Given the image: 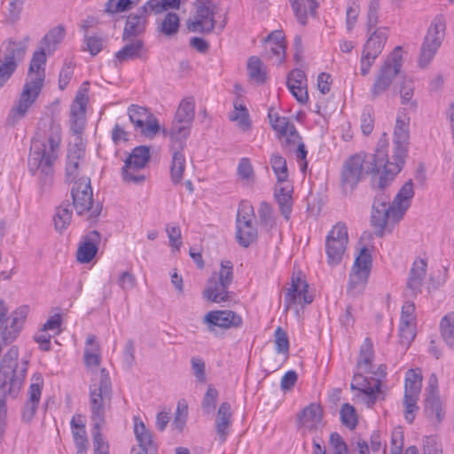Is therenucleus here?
Instances as JSON below:
<instances>
[{"mask_svg":"<svg viewBox=\"0 0 454 454\" xmlns=\"http://www.w3.org/2000/svg\"><path fill=\"white\" fill-rule=\"evenodd\" d=\"M66 31L63 26H57L50 30L43 38L44 47L33 53L27 74V79L24 84L17 106L12 108L13 118L21 119L25 116L28 108L38 98L45 78L46 52L52 53L57 44L64 39Z\"/></svg>","mask_w":454,"mask_h":454,"instance_id":"nucleus-1","label":"nucleus"},{"mask_svg":"<svg viewBox=\"0 0 454 454\" xmlns=\"http://www.w3.org/2000/svg\"><path fill=\"white\" fill-rule=\"evenodd\" d=\"M386 134L379 141L380 147L374 153H359L348 158L342 167L341 184L347 190L352 191L357 184L369 174H380L384 171L387 162Z\"/></svg>","mask_w":454,"mask_h":454,"instance_id":"nucleus-2","label":"nucleus"},{"mask_svg":"<svg viewBox=\"0 0 454 454\" xmlns=\"http://www.w3.org/2000/svg\"><path fill=\"white\" fill-rule=\"evenodd\" d=\"M409 117L398 114L393 135L392 160H389L387 157V164L384 166V171L378 181V186L380 190L394 180L404 164L409 144Z\"/></svg>","mask_w":454,"mask_h":454,"instance_id":"nucleus-3","label":"nucleus"},{"mask_svg":"<svg viewBox=\"0 0 454 454\" xmlns=\"http://www.w3.org/2000/svg\"><path fill=\"white\" fill-rule=\"evenodd\" d=\"M113 388L106 369L100 371L98 383L90 386V411L92 429H102L112 409Z\"/></svg>","mask_w":454,"mask_h":454,"instance_id":"nucleus-4","label":"nucleus"},{"mask_svg":"<svg viewBox=\"0 0 454 454\" xmlns=\"http://www.w3.org/2000/svg\"><path fill=\"white\" fill-rule=\"evenodd\" d=\"M19 348L12 346L0 363V387L4 393L17 394L27 372V361L18 362Z\"/></svg>","mask_w":454,"mask_h":454,"instance_id":"nucleus-5","label":"nucleus"},{"mask_svg":"<svg viewBox=\"0 0 454 454\" xmlns=\"http://www.w3.org/2000/svg\"><path fill=\"white\" fill-rule=\"evenodd\" d=\"M403 66L402 47L396 46L378 70L370 90L371 100L386 93Z\"/></svg>","mask_w":454,"mask_h":454,"instance_id":"nucleus-6","label":"nucleus"},{"mask_svg":"<svg viewBox=\"0 0 454 454\" xmlns=\"http://www.w3.org/2000/svg\"><path fill=\"white\" fill-rule=\"evenodd\" d=\"M25 41L4 40L0 47V88L15 73L19 65L24 60L27 45Z\"/></svg>","mask_w":454,"mask_h":454,"instance_id":"nucleus-7","label":"nucleus"},{"mask_svg":"<svg viewBox=\"0 0 454 454\" xmlns=\"http://www.w3.org/2000/svg\"><path fill=\"white\" fill-rule=\"evenodd\" d=\"M389 200V196L380 191L372 203L371 224L378 237L384 235L388 221L397 223L403 216V209L395 208Z\"/></svg>","mask_w":454,"mask_h":454,"instance_id":"nucleus-8","label":"nucleus"},{"mask_svg":"<svg viewBox=\"0 0 454 454\" xmlns=\"http://www.w3.org/2000/svg\"><path fill=\"white\" fill-rule=\"evenodd\" d=\"M372 265V253L364 246L360 248L349 273L347 286L348 295L356 297L364 293L371 273Z\"/></svg>","mask_w":454,"mask_h":454,"instance_id":"nucleus-9","label":"nucleus"},{"mask_svg":"<svg viewBox=\"0 0 454 454\" xmlns=\"http://www.w3.org/2000/svg\"><path fill=\"white\" fill-rule=\"evenodd\" d=\"M423 376L420 369H409L405 372L404 395L403 400V416L409 424H412L419 411L418 402L422 388Z\"/></svg>","mask_w":454,"mask_h":454,"instance_id":"nucleus-10","label":"nucleus"},{"mask_svg":"<svg viewBox=\"0 0 454 454\" xmlns=\"http://www.w3.org/2000/svg\"><path fill=\"white\" fill-rule=\"evenodd\" d=\"M446 31V20L439 14L432 20L420 48L419 65L422 67L427 66L434 59L441 47Z\"/></svg>","mask_w":454,"mask_h":454,"instance_id":"nucleus-11","label":"nucleus"},{"mask_svg":"<svg viewBox=\"0 0 454 454\" xmlns=\"http://www.w3.org/2000/svg\"><path fill=\"white\" fill-rule=\"evenodd\" d=\"M368 38L364 44L360 59V74L366 76L374 64L376 59L382 52L387 41L389 33L386 27H374L367 30Z\"/></svg>","mask_w":454,"mask_h":454,"instance_id":"nucleus-12","label":"nucleus"},{"mask_svg":"<svg viewBox=\"0 0 454 454\" xmlns=\"http://www.w3.org/2000/svg\"><path fill=\"white\" fill-rule=\"evenodd\" d=\"M60 145L32 141L28 158L29 171L35 175L41 169L45 175L52 172V166L59 158Z\"/></svg>","mask_w":454,"mask_h":454,"instance_id":"nucleus-13","label":"nucleus"},{"mask_svg":"<svg viewBox=\"0 0 454 454\" xmlns=\"http://www.w3.org/2000/svg\"><path fill=\"white\" fill-rule=\"evenodd\" d=\"M73 205L77 215L90 213V217L99 215L102 207L99 204L93 205V194L89 177H82L74 181L71 190Z\"/></svg>","mask_w":454,"mask_h":454,"instance_id":"nucleus-14","label":"nucleus"},{"mask_svg":"<svg viewBox=\"0 0 454 454\" xmlns=\"http://www.w3.org/2000/svg\"><path fill=\"white\" fill-rule=\"evenodd\" d=\"M193 5L195 15L186 21L187 29L193 33H211L215 24V6L208 0H194Z\"/></svg>","mask_w":454,"mask_h":454,"instance_id":"nucleus-15","label":"nucleus"},{"mask_svg":"<svg viewBox=\"0 0 454 454\" xmlns=\"http://www.w3.org/2000/svg\"><path fill=\"white\" fill-rule=\"evenodd\" d=\"M348 241L347 227L343 223L335 224L325 239L327 263L334 267L340 263Z\"/></svg>","mask_w":454,"mask_h":454,"instance_id":"nucleus-16","label":"nucleus"},{"mask_svg":"<svg viewBox=\"0 0 454 454\" xmlns=\"http://www.w3.org/2000/svg\"><path fill=\"white\" fill-rule=\"evenodd\" d=\"M28 308L24 306L16 309L12 314V322L8 325V309L3 301L0 300V340L4 345L12 342L18 336L25 320Z\"/></svg>","mask_w":454,"mask_h":454,"instance_id":"nucleus-17","label":"nucleus"},{"mask_svg":"<svg viewBox=\"0 0 454 454\" xmlns=\"http://www.w3.org/2000/svg\"><path fill=\"white\" fill-rule=\"evenodd\" d=\"M351 389L359 391L362 400L368 408H372L380 395L384 399V392L380 388V380L366 377L362 372L355 373L351 382Z\"/></svg>","mask_w":454,"mask_h":454,"instance_id":"nucleus-18","label":"nucleus"},{"mask_svg":"<svg viewBox=\"0 0 454 454\" xmlns=\"http://www.w3.org/2000/svg\"><path fill=\"white\" fill-rule=\"evenodd\" d=\"M247 211L241 214L238 212L236 220V239L238 243L247 248L257 239V229L253 224L252 206L244 207Z\"/></svg>","mask_w":454,"mask_h":454,"instance_id":"nucleus-19","label":"nucleus"},{"mask_svg":"<svg viewBox=\"0 0 454 454\" xmlns=\"http://www.w3.org/2000/svg\"><path fill=\"white\" fill-rule=\"evenodd\" d=\"M269 119L284 147H293L301 139L295 126L287 117L269 113Z\"/></svg>","mask_w":454,"mask_h":454,"instance_id":"nucleus-20","label":"nucleus"},{"mask_svg":"<svg viewBox=\"0 0 454 454\" xmlns=\"http://www.w3.org/2000/svg\"><path fill=\"white\" fill-rule=\"evenodd\" d=\"M88 82L82 83L71 105L70 129L74 134H81L85 125L86 106L88 98Z\"/></svg>","mask_w":454,"mask_h":454,"instance_id":"nucleus-21","label":"nucleus"},{"mask_svg":"<svg viewBox=\"0 0 454 454\" xmlns=\"http://www.w3.org/2000/svg\"><path fill=\"white\" fill-rule=\"evenodd\" d=\"M130 121L141 133L146 137H153L160 130L156 118L145 107L131 105L128 109Z\"/></svg>","mask_w":454,"mask_h":454,"instance_id":"nucleus-22","label":"nucleus"},{"mask_svg":"<svg viewBox=\"0 0 454 454\" xmlns=\"http://www.w3.org/2000/svg\"><path fill=\"white\" fill-rule=\"evenodd\" d=\"M33 141L60 145L62 141V128L60 123L52 116L42 118L38 121L37 131Z\"/></svg>","mask_w":454,"mask_h":454,"instance_id":"nucleus-23","label":"nucleus"},{"mask_svg":"<svg viewBox=\"0 0 454 454\" xmlns=\"http://www.w3.org/2000/svg\"><path fill=\"white\" fill-rule=\"evenodd\" d=\"M203 323L207 325L209 331H214L215 327L223 329L240 327L243 320L232 310H212L205 315Z\"/></svg>","mask_w":454,"mask_h":454,"instance_id":"nucleus-24","label":"nucleus"},{"mask_svg":"<svg viewBox=\"0 0 454 454\" xmlns=\"http://www.w3.org/2000/svg\"><path fill=\"white\" fill-rule=\"evenodd\" d=\"M309 286L305 280L300 278H292V283L287 288L284 297L285 311L290 309L295 304H309L313 301V297L308 293Z\"/></svg>","mask_w":454,"mask_h":454,"instance_id":"nucleus-25","label":"nucleus"},{"mask_svg":"<svg viewBox=\"0 0 454 454\" xmlns=\"http://www.w3.org/2000/svg\"><path fill=\"white\" fill-rule=\"evenodd\" d=\"M425 395V412L427 416L435 417L440 421L442 418V403L438 392V379L434 373L428 378Z\"/></svg>","mask_w":454,"mask_h":454,"instance_id":"nucleus-26","label":"nucleus"},{"mask_svg":"<svg viewBox=\"0 0 454 454\" xmlns=\"http://www.w3.org/2000/svg\"><path fill=\"white\" fill-rule=\"evenodd\" d=\"M192 126L172 121L168 128H163L162 133L169 138L170 150L184 149L191 134Z\"/></svg>","mask_w":454,"mask_h":454,"instance_id":"nucleus-27","label":"nucleus"},{"mask_svg":"<svg viewBox=\"0 0 454 454\" xmlns=\"http://www.w3.org/2000/svg\"><path fill=\"white\" fill-rule=\"evenodd\" d=\"M147 24L148 18L144 13H141L140 9H137L136 12L130 13L125 22L122 40L128 41L143 35L145 32Z\"/></svg>","mask_w":454,"mask_h":454,"instance_id":"nucleus-28","label":"nucleus"},{"mask_svg":"<svg viewBox=\"0 0 454 454\" xmlns=\"http://www.w3.org/2000/svg\"><path fill=\"white\" fill-rule=\"evenodd\" d=\"M99 240L100 235L97 231L89 232L78 247L76 252L77 261L82 263L90 262L98 252Z\"/></svg>","mask_w":454,"mask_h":454,"instance_id":"nucleus-29","label":"nucleus"},{"mask_svg":"<svg viewBox=\"0 0 454 454\" xmlns=\"http://www.w3.org/2000/svg\"><path fill=\"white\" fill-rule=\"evenodd\" d=\"M427 262L424 259H416L410 270L407 279V290L412 296H417L421 293L423 281L427 274Z\"/></svg>","mask_w":454,"mask_h":454,"instance_id":"nucleus-30","label":"nucleus"},{"mask_svg":"<svg viewBox=\"0 0 454 454\" xmlns=\"http://www.w3.org/2000/svg\"><path fill=\"white\" fill-rule=\"evenodd\" d=\"M85 148L80 144L70 145L67 149L66 162V179L67 182L76 181L80 160L84 158Z\"/></svg>","mask_w":454,"mask_h":454,"instance_id":"nucleus-31","label":"nucleus"},{"mask_svg":"<svg viewBox=\"0 0 454 454\" xmlns=\"http://www.w3.org/2000/svg\"><path fill=\"white\" fill-rule=\"evenodd\" d=\"M146 55L144 41L139 38H133L126 43L115 55V60L123 63L129 59H143Z\"/></svg>","mask_w":454,"mask_h":454,"instance_id":"nucleus-32","label":"nucleus"},{"mask_svg":"<svg viewBox=\"0 0 454 454\" xmlns=\"http://www.w3.org/2000/svg\"><path fill=\"white\" fill-rule=\"evenodd\" d=\"M229 286L215 277L208 279L207 287L203 292V297L212 302L220 303L230 299Z\"/></svg>","mask_w":454,"mask_h":454,"instance_id":"nucleus-33","label":"nucleus"},{"mask_svg":"<svg viewBox=\"0 0 454 454\" xmlns=\"http://www.w3.org/2000/svg\"><path fill=\"white\" fill-rule=\"evenodd\" d=\"M231 419V404L227 402H223L218 408L215 419V430L221 442H225L227 438Z\"/></svg>","mask_w":454,"mask_h":454,"instance_id":"nucleus-34","label":"nucleus"},{"mask_svg":"<svg viewBox=\"0 0 454 454\" xmlns=\"http://www.w3.org/2000/svg\"><path fill=\"white\" fill-rule=\"evenodd\" d=\"M134 434L138 442V446L136 448H143L148 451H156V445L153 443L152 433L137 417L134 418Z\"/></svg>","mask_w":454,"mask_h":454,"instance_id":"nucleus-35","label":"nucleus"},{"mask_svg":"<svg viewBox=\"0 0 454 454\" xmlns=\"http://www.w3.org/2000/svg\"><path fill=\"white\" fill-rule=\"evenodd\" d=\"M293 188L289 185L275 189V198L286 220H289L293 208Z\"/></svg>","mask_w":454,"mask_h":454,"instance_id":"nucleus-36","label":"nucleus"},{"mask_svg":"<svg viewBox=\"0 0 454 454\" xmlns=\"http://www.w3.org/2000/svg\"><path fill=\"white\" fill-rule=\"evenodd\" d=\"M172 160L170 165V178L174 184H177L183 179L186 167V159L183 153L184 149L170 150Z\"/></svg>","mask_w":454,"mask_h":454,"instance_id":"nucleus-37","label":"nucleus"},{"mask_svg":"<svg viewBox=\"0 0 454 454\" xmlns=\"http://www.w3.org/2000/svg\"><path fill=\"white\" fill-rule=\"evenodd\" d=\"M195 116V103L192 98L183 99L174 116L173 121L192 126Z\"/></svg>","mask_w":454,"mask_h":454,"instance_id":"nucleus-38","label":"nucleus"},{"mask_svg":"<svg viewBox=\"0 0 454 454\" xmlns=\"http://www.w3.org/2000/svg\"><path fill=\"white\" fill-rule=\"evenodd\" d=\"M179 27V16L175 12H168L161 21L158 23L157 32L166 37H173L178 33Z\"/></svg>","mask_w":454,"mask_h":454,"instance_id":"nucleus-39","label":"nucleus"},{"mask_svg":"<svg viewBox=\"0 0 454 454\" xmlns=\"http://www.w3.org/2000/svg\"><path fill=\"white\" fill-rule=\"evenodd\" d=\"M440 333L446 346L454 350V312L447 313L440 321Z\"/></svg>","mask_w":454,"mask_h":454,"instance_id":"nucleus-40","label":"nucleus"},{"mask_svg":"<svg viewBox=\"0 0 454 454\" xmlns=\"http://www.w3.org/2000/svg\"><path fill=\"white\" fill-rule=\"evenodd\" d=\"M373 357L374 352L372 342L370 338H365L360 348L357 368L364 373L371 372Z\"/></svg>","mask_w":454,"mask_h":454,"instance_id":"nucleus-41","label":"nucleus"},{"mask_svg":"<svg viewBox=\"0 0 454 454\" xmlns=\"http://www.w3.org/2000/svg\"><path fill=\"white\" fill-rule=\"evenodd\" d=\"M233 107V112L229 115L230 120L236 121L242 130H247L251 126L248 110L239 98L234 100Z\"/></svg>","mask_w":454,"mask_h":454,"instance_id":"nucleus-42","label":"nucleus"},{"mask_svg":"<svg viewBox=\"0 0 454 454\" xmlns=\"http://www.w3.org/2000/svg\"><path fill=\"white\" fill-rule=\"evenodd\" d=\"M150 159L149 147L141 145L135 147L129 156L126 159L124 163L126 168H129V165L132 167L143 169Z\"/></svg>","mask_w":454,"mask_h":454,"instance_id":"nucleus-43","label":"nucleus"},{"mask_svg":"<svg viewBox=\"0 0 454 454\" xmlns=\"http://www.w3.org/2000/svg\"><path fill=\"white\" fill-rule=\"evenodd\" d=\"M414 196L413 183L410 179L404 183L402 188L395 195L392 205L395 208L403 209V214L408 209L411 204V200Z\"/></svg>","mask_w":454,"mask_h":454,"instance_id":"nucleus-44","label":"nucleus"},{"mask_svg":"<svg viewBox=\"0 0 454 454\" xmlns=\"http://www.w3.org/2000/svg\"><path fill=\"white\" fill-rule=\"evenodd\" d=\"M84 360L88 366H98L100 364L99 346L95 335H89L84 349Z\"/></svg>","mask_w":454,"mask_h":454,"instance_id":"nucleus-45","label":"nucleus"},{"mask_svg":"<svg viewBox=\"0 0 454 454\" xmlns=\"http://www.w3.org/2000/svg\"><path fill=\"white\" fill-rule=\"evenodd\" d=\"M247 71L251 80L256 83H264L266 81V71L261 59L256 56L248 59Z\"/></svg>","mask_w":454,"mask_h":454,"instance_id":"nucleus-46","label":"nucleus"},{"mask_svg":"<svg viewBox=\"0 0 454 454\" xmlns=\"http://www.w3.org/2000/svg\"><path fill=\"white\" fill-rule=\"evenodd\" d=\"M299 419L303 426L315 427L322 419L320 407L316 404H310L304 408L299 416Z\"/></svg>","mask_w":454,"mask_h":454,"instance_id":"nucleus-47","label":"nucleus"},{"mask_svg":"<svg viewBox=\"0 0 454 454\" xmlns=\"http://www.w3.org/2000/svg\"><path fill=\"white\" fill-rule=\"evenodd\" d=\"M72 219V210L69 209V205H60L56 209L54 215V227L59 233L63 232L69 225Z\"/></svg>","mask_w":454,"mask_h":454,"instance_id":"nucleus-48","label":"nucleus"},{"mask_svg":"<svg viewBox=\"0 0 454 454\" xmlns=\"http://www.w3.org/2000/svg\"><path fill=\"white\" fill-rule=\"evenodd\" d=\"M43 388V378L41 373H35L31 378V384L27 390L26 401L40 403L42 390Z\"/></svg>","mask_w":454,"mask_h":454,"instance_id":"nucleus-49","label":"nucleus"},{"mask_svg":"<svg viewBox=\"0 0 454 454\" xmlns=\"http://www.w3.org/2000/svg\"><path fill=\"white\" fill-rule=\"evenodd\" d=\"M270 165L278 183H284L288 178L286 160L278 153H273L270 157Z\"/></svg>","mask_w":454,"mask_h":454,"instance_id":"nucleus-50","label":"nucleus"},{"mask_svg":"<svg viewBox=\"0 0 454 454\" xmlns=\"http://www.w3.org/2000/svg\"><path fill=\"white\" fill-rule=\"evenodd\" d=\"M401 104L408 105L412 110L417 108V103L412 100L414 93V83L411 80H404L400 87Z\"/></svg>","mask_w":454,"mask_h":454,"instance_id":"nucleus-51","label":"nucleus"},{"mask_svg":"<svg viewBox=\"0 0 454 454\" xmlns=\"http://www.w3.org/2000/svg\"><path fill=\"white\" fill-rule=\"evenodd\" d=\"M340 420L341 423L348 427L354 429L357 425V417L355 408L349 403H344L340 408Z\"/></svg>","mask_w":454,"mask_h":454,"instance_id":"nucleus-52","label":"nucleus"},{"mask_svg":"<svg viewBox=\"0 0 454 454\" xmlns=\"http://www.w3.org/2000/svg\"><path fill=\"white\" fill-rule=\"evenodd\" d=\"M140 168L132 167L129 165V168H126V164L124 163L121 168V176L124 182L126 183H133V184H142L145 180V175L141 174Z\"/></svg>","mask_w":454,"mask_h":454,"instance_id":"nucleus-53","label":"nucleus"},{"mask_svg":"<svg viewBox=\"0 0 454 454\" xmlns=\"http://www.w3.org/2000/svg\"><path fill=\"white\" fill-rule=\"evenodd\" d=\"M135 5L130 0H107L105 11L107 13H119L132 9Z\"/></svg>","mask_w":454,"mask_h":454,"instance_id":"nucleus-54","label":"nucleus"},{"mask_svg":"<svg viewBox=\"0 0 454 454\" xmlns=\"http://www.w3.org/2000/svg\"><path fill=\"white\" fill-rule=\"evenodd\" d=\"M218 397V391L213 387L209 386L203 397L202 410L207 414H211L215 409V404Z\"/></svg>","mask_w":454,"mask_h":454,"instance_id":"nucleus-55","label":"nucleus"},{"mask_svg":"<svg viewBox=\"0 0 454 454\" xmlns=\"http://www.w3.org/2000/svg\"><path fill=\"white\" fill-rule=\"evenodd\" d=\"M416 336V325L401 324L399 325L400 342L404 347H409Z\"/></svg>","mask_w":454,"mask_h":454,"instance_id":"nucleus-56","label":"nucleus"},{"mask_svg":"<svg viewBox=\"0 0 454 454\" xmlns=\"http://www.w3.org/2000/svg\"><path fill=\"white\" fill-rule=\"evenodd\" d=\"M237 174L239 177L242 180L247 182L250 180H254V171L251 164V161L248 158L244 157L239 160L237 168Z\"/></svg>","mask_w":454,"mask_h":454,"instance_id":"nucleus-57","label":"nucleus"},{"mask_svg":"<svg viewBox=\"0 0 454 454\" xmlns=\"http://www.w3.org/2000/svg\"><path fill=\"white\" fill-rule=\"evenodd\" d=\"M380 0H370L367 12V29L370 32L379 22Z\"/></svg>","mask_w":454,"mask_h":454,"instance_id":"nucleus-58","label":"nucleus"},{"mask_svg":"<svg viewBox=\"0 0 454 454\" xmlns=\"http://www.w3.org/2000/svg\"><path fill=\"white\" fill-rule=\"evenodd\" d=\"M74 444L77 448L76 454H83L88 449V438L86 428L80 427V429L72 430Z\"/></svg>","mask_w":454,"mask_h":454,"instance_id":"nucleus-59","label":"nucleus"},{"mask_svg":"<svg viewBox=\"0 0 454 454\" xmlns=\"http://www.w3.org/2000/svg\"><path fill=\"white\" fill-rule=\"evenodd\" d=\"M359 12V5L356 0H352L346 11V27L348 32H351L355 27Z\"/></svg>","mask_w":454,"mask_h":454,"instance_id":"nucleus-60","label":"nucleus"},{"mask_svg":"<svg viewBox=\"0 0 454 454\" xmlns=\"http://www.w3.org/2000/svg\"><path fill=\"white\" fill-rule=\"evenodd\" d=\"M274 336L277 352L279 354H287L289 350V340L286 333L281 327H278Z\"/></svg>","mask_w":454,"mask_h":454,"instance_id":"nucleus-61","label":"nucleus"},{"mask_svg":"<svg viewBox=\"0 0 454 454\" xmlns=\"http://www.w3.org/2000/svg\"><path fill=\"white\" fill-rule=\"evenodd\" d=\"M217 280L228 286H231L233 280V264L231 261H223L221 262V269L218 273Z\"/></svg>","mask_w":454,"mask_h":454,"instance_id":"nucleus-62","label":"nucleus"},{"mask_svg":"<svg viewBox=\"0 0 454 454\" xmlns=\"http://www.w3.org/2000/svg\"><path fill=\"white\" fill-rule=\"evenodd\" d=\"M94 454H109L108 443L104 441L101 429H92Z\"/></svg>","mask_w":454,"mask_h":454,"instance_id":"nucleus-63","label":"nucleus"},{"mask_svg":"<svg viewBox=\"0 0 454 454\" xmlns=\"http://www.w3.org/2000/svg\"><path fill=\"white\" fill-rule=\"evenodd\" d=\"M259 217L262 226L270 229L275 224L270 206L267 202H262L259 208Z\"/></svg>","mask_w":454,"mask_h":454,"instance_id":"nucleus-64","label":"nucleus"}]
</instances>
